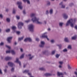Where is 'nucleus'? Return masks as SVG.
<instances>
[{"mask_svg":"<svg viewBox=\"0 0 77 77\" xmlns=\"http://www.w3.org/2000/svg\"><path fill=\"white\" fill-rule=\"evenodd\" d=\"M24 25V23L22 22H20L18 23V27L20 29H22V26Z\"/></svg>","mask_w":77,"mask_h":77,"instance_id":"7ed1b4c3","label":"nucleus"},{"mask_svg":"<svg viewBox=\"0 0 77 77\" xmlns=\"http://www.w3.org/2000/svg\"><path fill=\"white\" fill-rule=\"evenodd\" d=\"M44 22L45 24H47V21H44Z\"/></svg>","mask_w":77,"mask_h":77,"instance_id":"69168bd1","label":"nucleus"},{"mask_svg":"<svg viewBox=\"0 0 77 77\" xmlns=\"http://www.w3.org/2000/svg\"><path fill=\"white\" fill-rule=\"evenodd\" d=\"M28 75H31V73H28Z\"/></svg>","mask_w":77,"mask_h":77,"instance_id":"338daca9","label":"nucleus"},{"mask_svg":"<svg viewBox=\"0 0 77 77\" xmlns=\"http://www.w3.org/2000/svg\"><path fill=\"white\" fill-rule=\"evenodd\" d=\"M16 62H17V63H19L20 66H21V62L19 61V58H16Z\"/></svg>","mask_w":77,"mask_h":77,"instance_id":"1a4fd4ad","label":"nucleus"},{"mask_svg":"<svg viewBox=\"0 0 77 77\" xmlns=\"http://www.w3.org/2000/svg\"><path fill=\"white\" fill-rule=\"evenodd\" d=\"M75 74L76 75V77H77V72H75Z\"/></svg>","mask_w":77,"mask_h":77,"instance_id":"bf43d9fd","label":"nucleus"},{"mask_svg":"<svg viewBox=\"0 0 77 77\" xmlns=\"http://www.w3.org/2000/svg\"><path fill=\"white\" fill-rule=\"evenodd\" d=\"M12 37H10L7 38V41L8 42V43H11V40H12Z\"/></svg>","mask_w":77,"mask_h":77,"instance_id":"6e6552de","label":"nucleus"},{"mask_svg":"<svg viewBox=\"0 0 77 77\" xmlns=\"http://www.w3.org/2000/svg\"><path fill=\"white\" fill-rule=\"evenodd\" d=\"M8 65L11 67H12L14 66V63L11 62H9L8 63Z\"/></svg>","mask_w":77,"mask_h":77,"instance_id":"9b49d317","label":"nucleus"},{"mask_svg":"<svg viewBox=\"0 0 77 77\" xmlns=\"http://www.w3.org/2000/svg\"><path fill=\"white\" fill-rule=\"evenodd\" d=\"M24 2H26L27 0H23Z\"/></svg>","mask_w":77,"mask_h":77,"instance_id":"0e129e2a","label":"nucleus"},{"mask_svg":"<svg viewBox=\"0 0 77 77\" xmlns=\"http://www.w3.org/2000/svg\"><path fill=\"white\" fill-rule=\"evenodd\" d=\"M68 15L66 14H63V18L65 20H66L67 18H68Z\"/></svg>","mask_w":77,"mask_h":77,"instance_id":"9d476101","label":"nucleus"},{"mask_svg":"<svg viewBox=\"0 0 77 77\" xmlns=\"http://www.w3.org/2000/svg\"><path fill=\"white\" fill-rule=\"evenodd\" d=\"M67 66H68V69H71V66H70V65H69V64H68L67 65Z\"/></svg>","mask_w":77,"mask_h":77,"instance_id":"6ab92c4d","label":"nucleus"},{"mask_svg":"<svg viewBox=\"0 0 77 77\" xmlns=\"http://www.w3.org/2000/svg\"><path fill=\"white\" fill-rule=\"evenodd\" d=\"M11 59H12V57H7L5 58L6 60H11Z\"/></svg>","mask_w":77,"mask_h":77,"instance_id":"f8f14e48","label":"nucleus"},{"mask_svg":"<svg viewBox=\"0 0 77 77\" xmlns=\"http://www.w3.org/2000/svg\"><path fill=\"white\" fill-rule=\"evenodd\" d=\"M28 38V41H29V42H32V39H31V38Z\"/></svg>","mask_w":77,"mask_h":77,"instance_id":"c756f323","label":"nucleus"},{"mask_svg":"<svg viewBox=\"0 0 77 77\" xmlns=\"http://www.w3.org/2000/svg\"><path fill=\"white\" fill-rule=\"evenodd\" d=\"M8 11H9V10L8 9H6V12H8Z\"/></svg>","mask_w":77,"mask_h":77,"instance_id":"774afa93","label":"nucleus"},{"mask_svg":"<svg viewBox=\"0 0 77 77\" xmlns=\"http://www.w3.org/2000/svg\"><path fill=\"white\" fill-rule=\"evenodd\" d=\"M3 45H4V43L3 42H2L1 43H0V45L1 46H2Z\"/></svg>","mask_w":77,"mask_h":77,"instance_id":"79ce46f5","label":"nucleus"},{"mask_svg":"<svg viewBox=\"0 0 77 77\" xmlns=\"http://www.w3.org/2000/svg\"><path fill=\"white\" fill-rule=\"evenodd\" d=\"M47 6H50V2L49 1L47 2Z\"/></svg>","mask_w":77,"mask_h":77,"instance_id":"4be33fe9","label":"nucleus"},{"mask_svg":"<svg viewBox=\"0 0 77 77\" xmlns=\"http://www.w3.org/2000/svg\"><path fill=\"white\" fill-rule=\"evenodd\" d=\"M29 72V70H25L23 72V73H27Z\"/></svg>","mask_w":77,"mask_h":77,"instance_id":"393cba45","label":"nucleus"},{"mask_svg":"<svg viewBox=\"0 0 77 77\" xmlns=\"http://www.w3.org/2000/svg\"><path fill=\"white\" fill-rule=\"evenodd\" d=\"M39 69L41 71H45V69L43 68H39Z\"/></svg>","mask_w":77,"mask_h":77,"instance_id":"412c9836","label":"nucleus"},{"mask_svg":"<svg viewBox=\"0 0 77 77\" xmlns=\"http://www.w3.org/2000/svg\"><path fill=\"white\" fill-rule=\"evenodd\" d=\"M59 63L61 65H62V63H63V62L60 61V62H59Z\"/></svg>","mask_w":77,"mask_h":77,"instance_id":"4d7b16f0","label":"nucleus"},{"mask_svg":"<svg viewBox=\"0 0 77 77\" xmlns=\"http://www.w3.org/2000/svg\"><path fill=\"white\" fill-rule=\"evenodd\" d=\"M36 40L37 41H39V38H36Z\"/></svg>","mask_w":77,"mask_h":77,"instance_id":"864d4df0","label":"nucleus"},{"mask_svg":"<svg viewBox=\"0 0 77 77\" xmlns=\"http://www.w3.org/2000/svg\"><path fill=\"white\" fill-rule=\"evenodd\" d=\"M45 76L46 77H48V76L51 75V73H46L45 74Z\"/></svg>","mask_w":77,"mask_h":77,"instance_id":"2eb2a0df","label":"nucleus"},{"mask_svg":"<svg viewBox=\"0 0 77 77\" xmlns=\"http://www.w3.org/2000/svg\"><path fill=\"white\" fill-rule=\"evenodd\" d=\"M23 38H24V37H21L20 38H19L18 39L19 41H21V40H23Z\"/></svg>","mask_w":77,"mask_h":77,"instance_id":"473e14b6","label":"nucleus"},{"mask_svg":"<svg viewBox=\"0 0 77 77\" xmlns=\"http://www.w3.org/2000/svg\"><path fill=\"white\" fill-rule=\"evenodd\" d=\"M6 47H7V48H8L9 49H11V47L8 45H6Z\"/></svg>","mask_w":77,"mask_h":77,"instance_id":"a19ab883","label":"nucleus"},{"mask_svg":"<svg viewBox=\"0 0 77 77\" xmlns=\"http://www.w3.org/2000/svg\"><path fill=\"white\" fill-rule=\"evenodd\" d=\"M63 23L60 22L59 23V26L60 27H62L63 26Z\"/></svg>","mask_w":77,"mask_h":77,"instance_id":"a211bd4d","label":"nucleus"},{"mask_svg":"<svg viewBox=\"0 0 77 77\" xmlns=\"http://www.w3.org/2000/svg\"><path fill=\"white\" fill-rule=\"evenodd\" d=\"M3 17V15H2V14H0V18L2 19Z\"/></svg>","mask_w":77,"mask_h":77,"instance_id":"c9c22d12","label":"nucleus"},{"mask_svg":"<svg viewBox=\"0 0 77 77\" xmlns=\"http://www.w3.org/2000/svg\"><path fill=\"white\" fill-rule=\"evenodd\" d=\"M10 52H11L10 51H6V53H10Z\"/></svg>","mask_w":77,"mask_h":77,"instance_id":"8fccbe9b","label":"nucleus"},{"mask_svg":"<svg viewBox=\"0 0 77 77\" xmlns=\"http://www.w3.org/2000/svg\"><path fill=\"white\" fill-rule=\"evenodd\" d=\"M45 34H47V32L45 33L41 37L42 38H46L48 40H49V39L48 38V36L47 35H45Z\"/></svg>","mask_w":77,"mask_h":77,"instance_id":"0eeeda50","label":"nucleus"},{"mask_svg":"<svg viewBox=\"0 0 77 77\" xmlns=\"http://www.w3.org/2000/svg\"><path fill=\"white\" fill-rule=\"evenodd\" d=\"M16 33L17 34V35H20V32L18 31L16 32Z\"/></svg>","mask_w":77,"mask_h":77,"instance_id":"4c0bfd02","label":"nucleus"},{"mask_svg":"<svg viewBox=\"0 0 77 77\" xmlns=\"http://www.w3.org/2000/svg\"><path fill=\"white\" fill-rule=\"evenodd\" d=\"M17 5H18V8L20 10L23 9V6H22V2H18Z\"/></svg>","mask_w":77,"mask_h":77,"instance_id":"20e7f679","label":"nucleus"},{"mask_svg":"<svg viewBox=\"0 0 77 77\" xmlns=\"http://www.w3.org/2000/svg\"><path fill=\"white\" fill-rule=\"evenodd\" d=\"M55 53V51H52V54H54Z\"/></svg>","mask_w":77,"mask_h":77,"instance_id":"c03bdc74","label":"nucleus"},{"mask_svg":"<svg viewBox=\"0 0 77 77\" xmlns=\"http://www.w3.org/2000/svg\"><path fill=\"white\" fill-rule=\"evenodd\" d=\"M76 20H77V19H74L73 20V21L74 22H75V21H76Z\"/></svg>","mask_w":77,"mask_h":77,"instance_id":"052dcab7","label":"nucleus"},{"mask_svg":"<svg viewBox=\"0 0 77 77\" xmlns=\"http://www.w3.org/2000/svg\"><path fill=\"white\" fill-rule=\"evenodd\" d=\"M33 28H34V26L32 24H31L29 26V29L30 31L31 32H33Z\"/></svg>","mask_w":77,"mask_h":77,"instance_id":"39448f33","label":"nucleus"},{"mask_svg":"<svg viewBox=\"0 0 77 77\" xmlns=\"http://www.w3.org/2000/svg\"><path fill=\"white\" fill-rule=\"evenodd\" d=\"M11 29H12V30H15V29H17V28L15 27V26H12V27H11Z\"/></svg>","mask_w":77,"mask_h":77,"instance_id":"aec40b11","label":"nucleus"},{"mask_svg":"<svg viewBox=\"0 0 77 77\" xmlns=\"http://www.w3.org/2000/svg\"><path fill=\"white\" fill-rule=\"evenodd\" d=\"M13 13L14 14H16V13L15 12V10H14L13 11Z\"/></svg>","mask_w":77,"mask_h":77,"instance_id":"de8ad7c7","label":"nucleus"},{"mask_svg":"<svg viewBox=\"0 0 77 77\" xmlns=\"http://www.w3.org/2000/svg\"><path fill=\"white\" fill-rule=\"evenodd\" d=\"M6 21L8 22V23H9L10 22L11 20H10V19L9 18H7L6 19Z\"/></svg>","mask_w":77,"mask_h":77,"instance_id":"a878e982","label":"nucleus"},{"mask_svg":"<svg viewBox=\"0 0 77 77\" xmlns=\"http://www.w3.org/2000/svg\"><path fill=\"white\" fill-rule=\"evenodd\" d=\"M24 54H22L20 57V59H23L24 57Z\"/></svg>","mask_w":77,"mask_h":77,"instance_id":"cd10ccee","label":"nucleus"},{"mask_svg":"<svg viewBox=\"0 0 77 77\" xmlns=\"http://www.w3.org/2000/svg\"><path fill=\"white\" fill-rule=\"evenodd\" d=\"M33 57H34V56H32V57H29V59L30 60H32V58H33Z\"/></svg>","mask_w":77,"mask_h":77,"instance_id":"49530a36","label":"nucleus"},{"mask_svg":"<svg viewBox=\"0 0 77 77\" xmlns=\"http://www.w3.org/2000/svg\"><path fill=\"white\" fill-rule=\"evenodd\" d=\"M26 2H27L28 4H30V1H29V0H27Z\"/></svg>","mask_w":77,"mask_h":77,"instance_id":"a18cd8bd","label":"nucleus"},{"mask_svg":"<svg viewBox=\"0 0 77 77\" xmlns=\"http://www.w3.org/2000/svg\"><path fill=\"white\" fill-rule=\"evenodd\" d=\"M51 43H54V40H52L51 41Z\"/></svg>","mask_w":77,"mask_h":77,"instance_id":"09e8293b","label":"nucleus"},{"mask_svg":"<svg viewBox=\"0 0 77 77\" xmlns=\"http://www.w3.org/2000/svg\"><path fill=\"white\" fill-rule=\"evenodd\" d=\"M63 52H67L68 51V50L66 49H65L63 50Z\"/></svg>","mask_w":77,"mask_h":77,"instance_id":"7c9ffc66","label":"nucleus"},{"mask_svg":"<svg viewBox=\"0 0 77 77\" xmlns=\"http://www.w3.org/2000/svg\"><path fill=\"white\" fill-rule=\"evenodd\" d=\"M30 16L32 18L31 20L33 23H35L38 24H42V22L39 21V19L38 18L35 17L34 14H31Z\"/></svg>","mask_w":77,"mask_h":77,"instance_id":"f257e3e1","label":"nucleus"},{"mask_svg":"<svg viewBox=\"0 0 77 77\" xmlns=\"http://www.w3.org/2000/svg\"><path fill=\"white\" fill-rule=\"evenodd\" d=\"M53 11V9H51L50 11V14H52Z\"/></svg>","mask_w":77,"mask_h":77,"instance_id":"b1692460","label":"nucleus"},{"mask_svg":"<svg viewBox=\"0 0 77 77\" xmlns=\"http://www.w3.org/2000/svg\"><path fill=\"white\" fill-rule=\"evenodd\" d=\"M23 14H26V11H25V10L23 11Z\"/></svg>","mask_w":77,"mask_h":77,"instance_id":"13d9d810","label":"nucleus"},{"mask_svg":"<svg viewBox=\"0 0 77 77\" xmlns=\"http://www.w3.org/2000/svg\"><path fill=\"white\" fill-rule=\"evenodd\" d=\"M57 46L59 47L60 49V48H61V47H62V45H57Z\"/></svg>","mask_w":77,"mask_h":77,"instance_id":"f704fd0d","label":"nucleus"},{"mask_svg":"<svg viewBox=\"0 0 77 77\" xmlns=\"http://www.w3.org/2000/svg\"><path fill=\"white\" fill-rule=\"evenodd\" d=\"M60 56V54H57L55 55L57 59L59 58V57Z\"/></svg>","mask_w":77,"mask_h":77,"instance_id":"5701e85b","label":"nucleus"},{"mask_svg":"<svg viewBox=\"0 0 77 77\" xmlns=\"http://www.w3.org/2000/svg\"><path fill=\"white\" fill-rule=\"evenodd\" d=\"M40 44V45H39L40 47L44 48L45 44V42L43 41H42L41 42Z\"/></svg>","mask_w":77,"mask_h":77,"instance_id":"423d86ee","label":"nucleus"},{"mask_svg":"<svg viewBox=\"0 0 77 77\" xmlns=\"http://www.w3.org/2000/svg\"><path fill=\"white\" fill-rule=\"evenodd\" d=\"M14 68H12L11 69V72H14Z\"/></svg>","mask_w":77,"mask_h":77,"instance_id":"e433bc0d","label":"nucleus"},{"mask_svg":"<svg viewBox=\"0 0 77 77\" xmlns=\"http://www.w3.org/2000/svg\"><path fill=\"white\" fill-rule=\"evenodd\" d=\"M73 5H74V4L72 3H71L69 4V6H73Z\"/></svg>","mask_w":77,"mask_h":77,"instance_id":"37998d69","label":"nucleus"},{"mask_svg":"<svg viewBox=\"0 0 77 77\" xmlns=\"http://www.w3.org/2000/svg\"><path fill=\"white\" fill-rule=\"evenodd\" d=\"M64 41L66 42H69V41L68 40V38H64Z\"/></svg>","mask_w":77,"mask_h":77,"instance_id":"dca6fc26","label":"nucleus"},{"mask_svg":"<svg viewBox=\"0 0 77 77\" xmlns=\"http://www.w3.org/2000/svg\"><path fill=\"white\" fill-rule=\"evenodd\" d=\"M60 5L62 6L63 5V2H61V3L59 4Z\"/></svg>","mask_w":77,"mask_h":77,"instance_id":"3c124183","label":"nucleus"},{"mask_svg":"<svg viewBox=\"0 0 77 77\" xmlns=\"http://www.w3.org/2000/svg\"><path fill=\"white\" fill-rule=\"evenodd\" d=\"M73 22V20L72 19H70L67 22L66 24V26H68L69 24H70L71 27L72 28L74 27V23H72V22Z\"/></svg>","mask_w":77,"mask_h":77,"instance_id":"f03ea898","label":"nucleus"},{"mask_svg":"<svg viewBox=\"0 0 77 77\" xmlns=\"http://www.w3.org/2000/svg\"><path fill=\"white\" fill-rule=\"evenodd\" d=\"M77 35H75L72 37L71 39L72 40H75V39H77Z\"/></svg>","mask_w":77,"mask_h":77,"instance_id":"4468645a","label":"nucleus"},{"mask_svg":"<svg viewBox=\"0 0 77 77\" xmlns=\"http://www.w3.org/2000/svg\"><path fill=\"white\" fill-rule=\"evenodd\" d=\"M16 18H17V20H20V16H16Z\"/></svg>","mask_w":77,"mask_h":77,"instance_id":"2f4dec72","label":"nucleus"},{"mask_svg":"<svg viewBox=\"0 0 77 77\" xmlns=\"http://www.w3.org/2000/svg\"><path fill=\"white\" fill-rule=\"evenodd\" d=\"M61 8H65V5H62Z\"/></svg>","mask_w":77,"mask_h":77,"instance_id":"58836bf2","label":"nucleus"},{"mask_svg":"<svg viewBox=\"0 0 77 77\" xmlns=\"http://www.w3.org/2000/svg\"><path fill=\"white\" fill-rule=\"evenodd\" d=\"M11 31V29H7L5 31L6 32H9Z\"/></svg>","mask_w":77,"mask_h":77,"instance_id":"bb28decb","label":"nucleus"},{"mask_svg":"<svg viewBox=\"0 0 77 77\" xmlns=\"http://www.w3.org/2000/svg\"><path fill=\"white\" fill-rule=\"evenodd\" d=\"M68 49H71V48H72L71 47V45H69L68 47Z\"/></svg>","mask_w":77,"mask_h":77,"instance_id":"72a5a7b5","label":"nucleus"},{"mask_svg":"<svg viewBox=\"0 0 77 77\" xmlns=\"http://www.w3.org/2000/svg\"><path fill=\"white\" fill-rule=\"evenodd\" d=\"M49 53L48 50L44 51L42 52L43 54H46L47 53Z\"/></svg>","mask_w":77,"mask_h":77,"instance_id":"ddd939ff","label":"nucleus"},{"mask_svg":"<svg viewBox=\"0 0 77 77\" xmlns=\"http://www.w3.org/2000/svg\"><path fill=\"white\" fill-rule=\"evenodd\" d=\"M28 41V38H26L24 40V42H27Z\"/></svg>","mask_w":77,"mask_h":77,"instance_id":"c85d7f7f","label":"nucleus"},{"mask_svg":"<svg viewBox=\"0 0 77 77\" xmlns=\"http://www.w3.org/2000/svg\"><path fill=\"white\" fill-rule=\"evenodd\" d=\"M46 14H48V10L46 11Z\"/></svg>","mask_w":77,"mask_h":77,"instance_id":"6e6d98bb","label":"nucleus"},{"mask_svg":"<svg viewBox=\"0 0 77 77\" xmlns=\"http://www.w3.org/2000/svg\"><path fill=\"white\" fill-rule=\"evenodd\" d=\"M0 74H3V72H2V69H0Z\"/></svg>","mask_w":77,"mask_h":77,"instance_id":"603ef678","label":"nucleus"},{"mask_svg":"<svg viewBox=\"0 0 77 77\" xmlns=\"http://www.w3.org/2000/svg\"><path fill=\"white\" fill-rule=\"evenodd\" d=\"M75 29H76V30H77V25H75Z\"/></svg>","mask_w":77,"mask_h":77,"instance_id":"5fc2aeb1","label":"nucleus"},{"mask_svg":"<svg viewBox=\"0 0 77 77\" xmlns=\"http://www.w3.org/2000/svg\"><path fill=\"white\" fill-rule=\"evenodd\" d=\"M11 53L12 54H15V52L13 50L11 51Z\"/></svg>","mask_w":77,"mask_h":77,"instance_id":"ea45409f","label":"nucleus"},{"mask_svg":"<svg viewBox=\"0 0 77 77\" xmlns=\"http://www.w3.org/2000/svg\"><path fill=\"white\" fill-rule=\"evenodd\" d=\"M57 75L58 76H60V75H63V74L62 73H60L58 72L57 73Z\"/></svg>","mask_w":77,"mask_h":77,"instance_id":"f3484780","label":"nucleus"},{"mask_svg":"<svg viewBox=\"0 0 77 77\" xmlns=\"http://www.w3.org/2000/svg\"><path fill=\"white\" fill-rule=\"evenodd\" d=\"M20 51L21 52H23V49L22 48H20Z\"/></svg>","mask_w":77,"mask_h":77,"instance_id":"680f3d73","label":"nucleus"},{"mask_svg":"<svg viewBox=\"0 0 77 77\" xmlns=\"http://www.w3.org/2000/svg\"><path fill=\"white\" fill-rule=\"evenodd\" d=\"M59 68H62V66L61 65L59 66Z\"/></svg>","mask_w":77,"mask_h":77,"instance_id":"e2e57ef3","label":"nucleus"}]
</instances>
